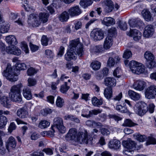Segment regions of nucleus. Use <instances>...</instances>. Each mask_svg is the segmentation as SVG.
I'll return each instance as SVG.
<instances>
[{
    "label": "nucleus",
    "instance_id": "dca6fc26",
    "mask_svg": "<svg viewBox=\"0 0 156 156\" xmlns=\"http://www.w3.org/2000/svg\"><path fill=\"white\" fill-rule=\"evenodd\" d=\"M146 85V83L145 82L141 80H137L134 83L133 86L135 90L141 91L144 89Z\"/></svg>",
    "mask_w": 156,
    "mask_h": 156
},
{
    "label": "nucleus",
    "instance_id": "bb28decb",
    "mask_svg": "<svg viewBox=\"0 0 156 156\" xmlns=\"http://www.w3.org/2000/svg\"><path fill=\"white\" fill-rule=\"evenodd\" d=\"M0 100L1 104L5 107L8 108L10 105V101L7 96H3L2 97L1 96Z\"/></svg>",
    "mask_w": 156,
    "mask_h": 156
},
{
    "label": "nucleus",
    "instance_id": "f03ea898",
    "mask_svg": "<svg viewBox=\"0 0 156 156\" xmlns=\"http://www.w3.org/2000/svg\"><path fill=\"white\" fill-rule=\"evenodd\" d=\"M68 48L71 51H76L79 57L84 54L83 44L80 41L79 38L71 41Z\"/></svg>",
    "mask_w": 156,
    "mask_h": 156
},
{
    "label": "nucleus",
    "instance_id": "412c9836",
    "mask_svg": "<svg viewBox=\"0 0 156 156\" xmlns=\"http://www.w3.org/2000/svg\"><path fill=\"white\" fill-rule=\"evenodd\" d=\"M154 30L153 27L151 25H148L146 26L144 28V35L146 37L151 36L154 34Z\"/></svg>",
    "mask_w": 156,
    "mask_h": 156
},
{
    "label": "nucleus",
    "instance_id": "6e6d98bb",
    "mask_svg": "<svg viewBox=\"0 0 156 156\" xmlns=\"http://www.w3.org/2000/svg\"><path fill=\"white\" fill-rule=\"evenodd\" d=\"M118 26L120 28L123 30H126L127 28V24L125 22H121L119 21L118 22Z\"/></svg>",
    "mask_w": 156,
    "mask_h": 156
},
{
    "label": "nucleus",
    "instance_id": "2eb2a0df",
    "mask_svg": "<svg viewBox=\"0 0 156 156\" xmlns=\"http://www.w3.org/2000/svg\"><path fill=\"white\" fill-rule=\"evenodd\" d=\"M127 35L133 37L134 40L137 41L140 39L141 36V33L137 30L134 29H130L129 32H127Z\"/></svg>",
    "mask_w": 156,
    "mask_h": 156
},
{
    "label": "nucleus",
    "instance_id": "c03bdc74",
    "mask_svg": "<svg viewBox=\"0 0 156 156\" xmlns=\"http://www.w3.org/2000/svg\"><path fill=\"white\" fill-rule=\"evenodd\" d=\"M123 105V106L120 105H117L115 108L116 109L122 113L127 112V109L126 106L124 104Z\"/></svg>",
    "mask_w": 156,
    "mask_h": 156
},
{
    "label": "nucleus",
    "instance_id": "39448f33",
    "mask_svg": "<svg viewBox=\"0 0 156 156\" xmlns=\"http://www.w3.org/2000/svg\"><path fill=\"white\" fill-rule=\"evenodd\" d=\"M145 58L148 62L147 67L149 69H152L156 66V62L154 61V57L153 54L151 52L146 51L144 54Z\"/></svg>",
    "mask_w": 156,
    "mask_h": 156
},
{
    "label": "nucleus",
    "instance_id": "0e129e2a",
    "mask_svg": "<svg viewBox=\"0 0 156 156\" xmlns=\"http://www.w3.org/2000/svg\"><path fill=\"white\" fill-rule=\"evenodd\" d=\"M40 137L39 134L35 132L31 133L30 136L31 139L33 140H36Z\"/></svg>",
    "mask_w": 156,
    "mask_h": 156
},
{
    "label": "nucleus",
    "instance_id": "864d4df0",
    "mask_svg": "<svg viewBox=\"0 0 156 156\" xmlns=\"http://www.w3.org/2000/svg\"><path fill=\"white\" fill-rule=\"evenodd\" d=\"M28 85L31 87L35 85L37 83L36 80L31 77L29 78L28 79Z\"/></svg>",
    "mask_w": 156,
    "mask_h": 156
},
{
    "label": "nucleus",
    "instance_id": "79ce46f5",
    "mask_svg": "<svg viewBox=\"0 0 156 156\" xmlns=\"http://www.w3.org/2000/svg\"><path fill=\"white\" fill-rule=\"evenodd\" d=\"M136 125H138L136 123H135L131 120L129 119H126L124 122L122 124L123 126H126L129 127L133 126Z\"/></svg>",
    "mask_w": 156,
    "mask_h": 156
},
{
    "label": "nucleus",
    "instance_id": "a878e982",
    "mask_svg": "<svg viewBox=\"0 0 156 156\" xmlns=\"http://www.w3.org/2000/svg\"><path fill=\"white\" fill-rule=\"evenodd\" d=\"M5 40L9 44L15 45L18 43L15 37L12 35L6 36L5 38Z\"/></svg>",
    "mask_w": 156,
    "mask_h": 156
},
{
    "label": "nucleus",
    "instance_id": "9b49d317",
    "mask_svg": "<svg viewBox=\"0 0 156 156\" xmlns=\"http://www.w3.org/2000/svg\"><path fill=\"white\" fill-rule=\"evenodd\" d=\"M27 21L28 24L34 27H38L41 23L39 20H38L37 14L34 13L29 16Z\"/></svg>",
    "mask_w": 156,
    "mask_h": 156
},
{
    "label": "nucleus",
    "instance_id": "e2e57ef3",
    "mask_svg": "<svg viewBox=\"0 0 156 156\" xmlns=\"http://www.w3.org/2000/svg\"><path fill=\"white\" fill-rule=\"evenodd\" d=\"M94 51L96 53H100L103 51L104 48L101 45L95 46L94 48Z\"/></svg>",
    "mask_w": 156,
    "mask_h": 156
},
{
    "label": "nucleus",
    "instance_id": "4be33fe9",
    "mask_svg": "<svg viewBox=\"0 0 156 156\" xmlns=\"http://www.w3.org/2000/svg\"><path fill=\"white\" fill-rule=\"evenodd\" d=\"M65 59L68 61L75 59L76 57V54L74 51H71L69 48L65 55Z\"/></svg>",
    "mask_w": 156,
    "mask_h": 156
},
{
    "label": "nucleus",
    "instance_id": "9d476101",
    "mask_svg": "<svg viewBox=\"0 0 156 156\" xmlns=\"http://www.w3.org/2000/svg\"><path fill=\"white\" fill-rule=\"evenodd\" d=\"M90 37L94 41H97L102 39L104 37V34L101 30L94 29L91 32Z\"/></svg>",
    "mask_w": 156,
    "mask_h": 156
},
{
    "label": "nucleus",
    "instance_id": "bf43d9fd",
    "mask_svg": "<svg viewBox=\"0 0 156 156\" xmlns=\"http://www.w3.org/2000/svg\"><path fill=\"white\" fill-rule=\"evenodd\" d=\"M92 0H81L80 2L81 5H90L92 3Z\"/></svg>",
    "mask_w": 156,
    "mask_h": 156
},
{
    "label": "nucleus",
    "instance_id": "c9c22d12",
    "mask_svg": "<svg viewBox=\"0 0 156 156\" xmlns=\"http://www.w3.org/2000/svg\"><path fill=\"white\" fill-rule=\"evenodd\" d=\"M140 63L134 61H131L129 64V67L131 71L133 72H136V68L139 65Z\"/></svg>",
    "mask_w": 156,
    "mask_h": 156
},
{
    "label": "nucleus",
    "instance_id": "338daca9",
    "mask_svg": "<svg viewBox=\"0 0 156 156\" xmlns=\"http://www.w3.org/2000/svg\"><path fill=\"white\" fill-rule=\"evenodd\" d=\"M115 64V62L114 58L112 57H110L107 62V66L111 67L113 66Z\"/></svg>",
    "mask_w": 156,
    "mask_h": 156
},
{
    "label": "nucleus",
    "instance_id": "37998d69",
    "mask_svg": "<svg viewBox=\"0 0 156 156\" xmlns=\"http://www.w3.org/2000/svg\"><path fill=\"white\" fill-rule=\"evenodd\" d=\"M133 136L135 139L140 142L145 141L147 139L145 136L139 134H134Z\"/></svg>",
    "mask_w": 156,
    "mask_h": 156
},
{
    "label": "nucleus",
    "instance_id": "4d7b16f0",
    "mask_svg": "<svg viewBox=\"0 0 156 156\" xmlns=\"http://www.w3.org/2000/svg\"><path fill=\"white\" fill-rule=\"evenodd\" d=\"M81 116L83 117L87 118L90 117V113L89 111L87 109H84L83 110Z\"/></svg>",
    "mask_w": 156,
    "mask_h": 156
},
{
    "label": "nucleus",
    "instance_id": "a18cd8bd",
    "mask_svg": "<svg viewBox=\"0 0 156 156\" xmlns=\"http://www.w3.org/2000/svg\"><path fill=\"white\" fill-rule=\"evenodd\" d=\"M38 70L35 68L30 67L27 70V73L28 76H31L34 75L36 74L38 72Z\"/></svg>",
    "mask_w": 156,
    "mask_h": 156
},
{
    "label": "nucleus",
    "instance_id": "ddd939ff",
    "mask_svg": "<svg viewBox=\"0 0 156 156\" xmlns=\"http://www.w3.org/2000/svg\"><path fill=\"white\" fill-rule=\"evenodd\" d=\"M6 51L9 54H12L17 55H20L21 53V50L19 48L13 45L7 47Z\"/></svg>",
    "mask_w": 156,
    "mask_h": 156
},
{
    "label": "nucleus",
    "instance_id": "c756f323",
    "mask_svg": "<svg viewBox=\"0 0 156 156\" xmlns=\"http://www.w3.org/2000/svg\"><path fill=\"white\" fill-rule=\"evenodd\" d=\"M49 16V14L47 13L40 12L38 15L39 20L44 23L47 22Z\"/></svg>",
    "mask_w": 156,
    "mask_h": 156
},
{
    "label": "nucleus",
    "instance_id": "20e7f679",
    "mask_svg": "<svg viewBox=\"0 0 156 156\" xmlns=\"http://www.w3.org/2000/svg\"><path fill=\"white\" fill-rule=\"evenodd\" d=\"M122 145L125 148L127 149L123 151V153L129 155L128 153L130 152L131 154L134 152L133 150L135 149L136 146V143L132 140L123 141L122 143Z\"/></svg>",
    "mask_w": 156,
    "mask_h": 156
},
{
    "label": "nucleus",
    "instance_id": "7ed1b4c3",
    "mask_svg": "<svg viewBox=\"0 0 156 156\" xmlns=\"http://www.w3.org/2000/svg\"><path fill=\"white\" fill-rule=\"evenodd\" d=\"M92 140V138L88 136V133L87 130H84L83 131L78 132L75 142L80 144H93Z\"/></svg>",
    "mask_w": 156,
    "mask_h": 156
},
{
    "label": "nucleus",
    "instance_id": "603ef678",
    "mask_svg": "<svg viewBox=\"0 0 156 156\" xmlns=\"http://www.w3.org/2000/svg\"><path fill=\"white\" fill-rule=\"evenodd\" d=\"M147 139V141L146 143L147 145L156 144V139L155 138L151 136H149Z\"/></svg>",
    "mask_w": 156,
    "mask_h": 156
},
{
    "label": "nucleus",
    "instance_id": "4468645a",
    "mask_svg": "<svg viewBox=\"0 0 156 156\" xmlns=\"http://www.w3.org/2000/svg\"><path fill=\"white\" fill-rule=\"evenodd\" d=\"M129 24L131 27L138 28H140L144 25L143 22L139 19L129 20Z\"/></svg>",
    "mask_w": 156,
    "mask_h": 156
},
{
    "label": "nucleus",
    "instance_id": "ea45409f",
    "mask_svg": "<svg viewBox=\"0 0 156 156\" xmlns=\"http://www.w3.org/2000/svg\"><path fill=\"white\" fill-rule=\"evenodd\" d=\"M70 88L69 86L68 85L67 82H65L64 83L61 85L60 91L63 94H66Z\"/></svg>",
    "mask_w": 156,
    "mask_h": 156
},
{
    "label": "nucleus",
    "instance_id": "8fccbe9b",
    "mask_svg": "<svg viewBox=\"0 0 156 156\" xmlns=\"http://www.w3.org/2000/svg\"><path fill=\"white\" fill-rule=\"evenodd\" d=\"M102 12L101 9L100 8H97L94 11H92L90 13V15L92 17L96 16L97 13L99 15H100Z\"/></svg>",
    "mask_w": 156,
    "mask_h": 156
},
{
    "label": "nucleus",
    "instance_id": "de8ad7c7",
    "mask_svg": "<svg viewBox=\"0 0 156 156\" xmlns=\"http://www.w3.org/2000/svg\"><path fill=\"white\" fill-rule=\"evenodd\" d=\"M136 72H133V73L138 74L143 73L144 71V69L142 64L140 63L139 65L136 68Z\"/></svg>",
    "mask_w": 156,
    "mask_h": 156
},
{
    "label": "nucleus",
    "instance_id": "5701e85b",
    "mask_svg": "<svg viewBox=\"0 0 156 156\" xmlns=\"http://www.w3.org/2000/svg\"><path fill=\"white\" fill-rule=\"evenodd\" d=\"M106 11L108 12H111L113 9V5L111 0H106L104 2Z\"/></svg>",
    "mask_w": 156,
    "mask_h": 156
},
{
    "label": "nucleus",
    "instance_id": "f257e3e1",
    "mask_svg": "<svg viewBox=\"0 0 156 156\" xmlns=\"http://www.w3.org/2000/svg\"><path fill=\"white\" fill-rule=\"evenodd\" d=\"M22 87V84L20 83L12 87L10 94L11 99L12 101L22 103V99L20 93V89Z\"/></svg>",
    "mask_w": 156,
    "mask_h": 156
},
{
    "label": "nucleus",
    "instance_id": "473e14b6",
    "mask_svg": "<svg viewBox=\"0 0 156 156\" xmlns=\"http://www.w3.org/2000/svg\"><path fill=\"white\" fill-rule=\"evenodd\" d=\"M23 97L28 100L32 98V95L30 90L28 88H26L23 90Z\"/></svg>",
    "mask_w": 156,
    "mask_h": 156
},
{
    "label": "nucleus",
    "instance_id": "f3484780",
    "mask_svg": "<svg viewBox=\"0 0 156 156\" xmlns=\"http://www.w3.org/2000/svg\"><path fill=\"white\" fill-rule=\"evenodd\" d=\"M16 142L15 138L10 136L6 142V148L8 151H10L11 148H15L16 146Z\"/></svg>",
    "mask_w": 156,
    "mask_h": 156
},
{
    "label": "nucleus",
    "instance_id": "e433bc0d",
    "mask_svg": "<svg viewBox=\"0 0 156 156\" xmlns=\"http://www.w3.org/2000/svg\"><path fill=\"white\" fill-rule=\"evenodd\" d=\"M7 117L4 116L2 115L0 116V128H4L7 122Z\"/></svg>",
    "mask_w": 156,
    "mask_h": 156
},
{
    "label": "nucleus",
    "instance_id": "423d86ee",
    "mask_svg": "<svg viewBox=\"0 0 156 156\" xmlns=\"http://www.w3.org/2000/svg\"><path fill=\"white\" fill-rule=\"evenodd\" d=\"M135 112L139 115L144 114L148 111V107L147 104L144 102H140L136 105L134 108Z\"/></svg>",
    "mask_w": 156,
    "mask_h": 156
},
{
    "label": "nucleus",
    "instance_id": "a211bd4d",
    "mask_svg": "<svg viewBox=\"0 0 156 156\" xmlns=\"http://www.w3.org/2000/svg\"><path fill=\"white\" fill-rule=\"evenodd\" d=\"M108 146L110 149L117 150L121 147V142L118 140L112 139L109 142Z\"/></svg>",
    "mask_w": 156,
    "mask_h": 156
},
{
    "label": "nucleus",
    "instance_id": "f8f14e48",
    "mask_svg": "<svg viewBox=\"0 0 156 156\" xmlns=\"http://www.w3.org/2000/svg\"><path fill=\"white\" fill-rule=\"evenodd\" d=\"M77 130L75 128L70 129L65 136V139L67 141L73 140L76 141L77 133Z\"/></svg>",
    "mask_w": 156,
    "mask_h": 156
},
{
    "label": "nucleus",
    "instance_id": "f704fd0d",
    "mask_svg": "<svg viewBox=\"0 0 156 156\" xmlns=\"http://www.w3.org/2000/svg\"><path fill=\"white\" fill-rule=\"evenodd\" d=\"M10 25L8 23H5L1 25L0 27V33L4 34L8 32L9 30Z\"/></svg>",
    "mask_w": 156,
    "mask_h": 156
},
{
    "label": "nucleus",
    "instance_id": "774afa93",
    "mask_svg": "<svg viewBox=\"0 0 156 156\" xmlns=\"http://www.w3.org/2000/svg\"><path fill=\"white\" fill-rule=\"evenodd\" d=\"M31 156H44V154L42 151H35L30 154Z\"/></svg>",
    "mask_w": 156,
    "mask_h": 156
},
{
    "label": "nucleus",
    "instance_id": "052dcab7",
    "mask_svg": "<svg viewBox=\"0 0 156 156\" xmlns=\"http://www.w3.org/2000/svg\"><path fill=\"white\" fill-rule=\"evenodd\" d=\"M102 112L101 110H100L99 109H93L89 111L90 113V117L92 116L93 115H97L98 114L101 113Z\"/></svg>",
    "mask_w": 156,
    "mask_h": 156
},
{
    "label": "nucleus",
    "instance_id": "3c124183",
    "mask_svg": "<svg viewBox=\"0 0 156 156\" xmlns=\"http://www.w3.org/2000/svg\"><path fill=\"white\" fill-rule=\"evenodd\" d=\"M121 70L120 68L118 67L114 70L113 72V75L114 76L116 77L119 78L121 76Z\"/></svg>",
    "mask_w": 156,
    "mask_h": 156
},
{
    "label": "nucleus",
    "instance_id": "5fc2aeb1",
    "mask_svg": "<svg viewBox=\"0 0 156 156\" xmlns=\"http://www.w3.org/2000/svg\"><path fill=\"white\" fill-rule=\"evenodd\" d=\"M132 56V53L130 51L126 50L124 52L123 57L126 59H128Z\"/></svg>",
    "mask_w": 156,
    "mask_h": 156
},
{
    "label": "nucleus",
    "instance_id": "09e8293b",
    "mask_svg": "<svg viewBox=\"0 0 156 156\" xmlns=\"http://www.w3.org/2000/svg\"><path fill=\"white\" fill-rule=\"evenodd\" d=\"M16 66V69L19 70H24L27 68L26 65L24 63L17 62Z\"/></svg>",
    "mask_w": 156,
    "mask_h": 156
},
{
    "label": "nucleus",
    "instance_id": "393cba45",
    "mask_svg": "<svg viewBox=\"0 0 156 156\" xmlns=\"http://www.w3.org/2000/svg\"><path fill=\"white\" fill-rule=\"evenodd\" d=\"M113 39L112 36H108L106 38L103 44V48L106 50L109 49L112 44Z\"/></svg>",
    "mask_w": 156,
    "mask_h": 156
},
{
    "label": "nucleus",
    "instance_id": "2f4dec72",
    "mask_svg": "<svg viewBox=\"0 0 156 156\" xmlns=\"http://www.w3.org/2000/svg\"><path fill=\"white\" fill-rule=\"evenodd\" d=\"M92 103L94 106L99 107L103 104V101L102 98L98 99L97 97H94L91 99Z\"/></svg>",
    "mask_w": 156,
    "mask_h": 156
},
{
    "label": "nucleus",
    "instance_id": "b1692460",
    "mask_svg": "<svg viewBox=\"0 0 156 156\" xmlns=\"http://www.w3.org/2000/svg\"><path fill=\"white\" fill-rule=\"evenodd\" d=\"M16 114L20 118L24 119L27 117L28 113V112L25 109L21 108L17 110Z\"/></svg>",
    "mask_w": 156,
    "mask_h": 156
},
{
    "label": "nucleus",
    "instance_id": "0eeeda50",
    "mask_svg": "<svg viewBox=\"0 0 156 156\" xmlns=\"http://www.w3.org/2000/svg\"><path fill=\"white\" fill-rule=\"evenodd\" d=\"M2 75L5 76L7 80L11 82L15 81L17 80L16 78L15 77L14 75L12 72V69L10 66H7L6 69L2 73Z\"/></svg>",
    "mask_w": 156,
    "mask_h": 156
},
{
    "label": "nucleus",
    "instance_id": "6e6552de",
    "mask_svg": "<svg viewBox=\"0 0 156 156\" xmlns=\"http://www.w3.org/2000/svg\"><path fill=\"white\" fill-rule=\"evenodd\" d=\"M144 94L146 98L148 99L154 98L156 96V86H150L146 89Z\"/></svg>",
    "mask_w": 156,
    "mask_h": 156
},
{
    "label": "nucleus",
    "instance_id": "13d9d810",
    "mask_svg": "<svg viewBox=\"0 0 156 156\" xmlns=\"http://www.w3.org/2000/svg\"><path fill=\"white\" fill-rule=\"evenodd\" d=\"M21 47L22 49L26 53H28L29 52L28 46L25 42H22L21 43Z\"/></svg>",
    "mask_w": 156,
    "mask_h": 156
},
{
    "label": "nucleus",
    "instance_id": "49530a36",
    "mask_svg": "<svg viewBox=\"0 0 156 156\" xmlns=\"http://www.w3.org/2000/svg\"><path fill=\"white\" fill-rule=\"evenodd\" d=\"M63 99L59 96H58L56 101V105L57 107L59 108L62 107L64 104Z\"/></svg>",
    "mask_w": 156,
    "mask_h": 156
},
{
    "label": "nucleus",
    "instance_id": "7c9ffc66",
    "mask_svg": "<svg viewBox=\"0 0 156 156\" xmlns=\"http://www.w3.org/2000/svg\"><path fill=\"white\" fill-rule=\"evenodd\" d=\"M103 24L108 26L115 24V20L112 17L104 18L102 21Z\"/></svg>",
    "mask_w": 156,
    "mask_h": 156
},
{
    "label": "nucleus",
    "instance_id": "72a5a7b5",
    "mask_svg": "<svg viewBox=\"0 0 156 156\" xmlns=\"http://www.w3.org/2000/svg\"><path fill=\"white\" fill-rule=\"evenodd\" d=\"M104 94L107 99H110L112 96V89L110 87H106L104 90Z\"/></svg>",
    "mask_w": 156,
    "mask_h": 156
},
{
    "label": "nucleus",
    "instance_id": "69168bd1",
    "mask_svg": "<svg viewBox=\"0 0 156 156\" xmlns=\"http://www.w3.org/2000/svg\"><path fill=\"white\" fill-rule=\"evenodd\" d=\"M51 112L52 110L51 109L48 108L41 110V114L43 115H45L51 113Z\"/></svg>",
    "mask_w": 156,
    "mask_h": 156
},
{
    "label": "nucleus",
    "instance_id": "a19ab883",
    "mask_svg": "<svg viewBox=\"0 0 156 156\" xmlns=\"http://www.w3.org/2000/svg\"><path fill=\"white\" fill-rule=\"evenodd\" d=\"M101 66V63L98 61H93L90 64V67L94 70H97L99 69Z\"/></svg>",
    "mask_w": 156,
    "mask_h": 156
},
{
    "label": "nucleus",
    "instance_id": "1a4fd4ad",
    "mask_svg": "<svg viewBox=\"0 0 156 156\" xmlns=\"http://www.w3.org/2000/svg\"><path fill=\"white\" fill-rule=\"evenodd\" d=\"M54 126L57 128L61 133H64L66 128L63 125V119L60 118H56L54 119Z\"/></svg>",
    "mask_w": 156,
    "mask_h": 156
},
{
    "label": "nucleus",
    "instance_id": "cd10ccee",
    "mask_svg": "<svg viewBox=\"0 0 156 156\" xmlns=\"http://www.w3.org/2000/svg\"><path fill=\"white\" fill-rule=\"evenodd\" d=\"M142 15L145 20L147 21H151L152 19L150 12L147 9H144L142 11Z\"/></svg>",
    "mask_w": 156,
    "mask_h": 156
},
{
    "label": "nucleus",
    "instance_id": "680f3d73",
    "mask_svg": "<svg viewBox=\"0 0 156 156\" xmlns=\"http://www.w3.org/2000/svg\"><path fill=\"white\" fill-rule=\"evenodd\" d=\"M116 33V29L115 27H112L108 31V36L113 37Z\"/></svg>",
    "mask_w": 156,
    "mask_h": 156
},
{
    "label": "nucleus",
    "instance_id": "4c0bfd02",
    "mask_svg": "<svg viewBox=\"0 0 156 156\" xmlns=\"http://www.w3.org/2000/svg\"><path fill=\"white\" fill-rule=\"evenodd\" d=\"M50 125V123L46 120H41L38 124V127L41 129H45L48 127Z\"/></svg>",
    "mask_w": 156,
    "mask_h": 156
},
{
    "label": "nucleus",
    "instance_id": "aec40b11",
    "mask_svg": "<svg viewBox=\"0 0 156 156\" xmlns=\"http://www.w3.org/2000/svg\"><path fill=\"white\" fill-rule=\"evenodd\" d=\"M104 84L106 86H108V87L111 88L115 86L116 81L113 77H106L104 79Z\"/></svg>",
    "mask_w": 156,
    "mask_h": 156
},
{
    "label": "nucleus",
    "instance_id": "6ab92c4d",
    "mask_svg": "<svg viewBox=\"0 0 156 156\" xmlns=\"http://www.w3.org/2000/svg\"><path fill=\"white\" fill-rule=\"evenodd\" d=\"M82 12L79 6H76L71 8L68 10V14L72 17L77 16Z\"/></svg>",
    "mask_w": 156,
    "mask_h": 156
},
{
    "label": "nucleus",
    "instance_id": "58836bf2",
    "mask_svg": "<svg viewBox=\"0 0 156 156\" xmlns=\"http://www.w3.org/2000/svg\"><path fill=\"white\" fill-rule=\"evenodd\" d=\"M69 15L66 12H64L59 16V20L62 22L67 21L69 19Z\"/></svg>",
    "mask_w": 156,
    "mask_h": 156
},
{
    "label": "nucleus",
    "instance_id": "c85d7f7f",
    "mask_svg": "<svg viewBox=\"0 0 156 156\" xmlns=\"http://www.w3.org/2000/svg\"><path fill=\"white\" fill-rule=\"evenodd\" d=\"M128 94L130 98L134 101L139 100L140 97V94L132 90H129L128 91Z\"/></svg>",
    "mask_w": 156,
    "mask_h": 156
}]
</instances>
